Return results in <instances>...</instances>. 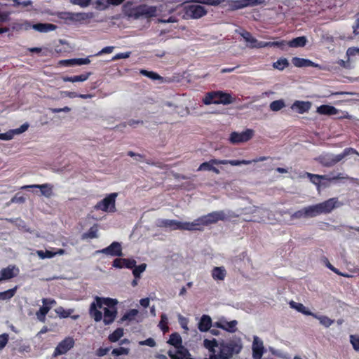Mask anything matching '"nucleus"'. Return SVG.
Wrapping results in <instances>:
<instances>
[{
  "label": "nucleus",
  "instance_id": "f257e3e1",
  "mask_svg": "<svg viewBox=\"0 0 359 359\" xmlns=\"http://www.w3.org/2000/svg\"><path fill=\"white\" fill-rule=\"evenodd\" d=\"M133 3L126 2L123 5V11L129 17L134 19L140 18H151L156 15L157 8L154 6L141 4L137 6H132Z\"/></svg>",
  "mask_w": 359,
  "mask_h": 359
},
{
  "label": "nucleus",
  "instance_id": "f03ea898",
  "mask_svg": "<svg viewBox=\"0 0 359 359\" xmlns=\"http://www.w3.org/2000/svg\"><path fill=\"white\" fill-rule=\"evenodd\" d=\"M338 200L337 198H331L322 203L305 207L308 218L315 217L321 214L331 212L336 207Z\"/></svg>",
  "mask_w": 359,
  "mask_h": 359
},
{
  "label": "nucleus",
  "instance_id": "7ed1b4c3",
  "mask_svg": "<svg viewBox=\"0 0 359 359\" xmlns=\"http://www.w3.org/2000/svg\"><path fill=\"white\" fill-rule=\"evenodd\" d=\"M357 154V151L351 147L346 148L342 153L337 155L325 154L320 155L316 161L324 167H332L350 154Z\"/></svg>",
  "mask_w": 359,
  "mask_h": 359
},
{
  "label": "nucleus",
  "instance_id": "20e7f679",
  "mask_svg": "<svg viewBox=\"0 0 359 359\" xmlns=\"http://www.w3.org/2000/svg\"><path fill=\"white\" fill-rule=\"evenodd\" d=\"M234 100L235 99L230 93L216 90L207 93L205 97L203 99V102L206 105L211 104H222L226 105L233 103Z\"/></svg>",
  "mask_w": 359,
  "mask_h": 359
},
{
  "label": "nucleus",
  "instance_id": "39448f33",
  "mask_svg": "<svg viewBox=\"0 0 359 359\" xmlns=\"http://www.w3.org/2000/svg\"><path fill=\"white\" fill-rule=\"evenodd\" d=\"M240 35L244 39V40L250 43L249 47L250 48H261L265 47H279L283 48L285 45V41H259L257 39L253 37L250 32L243 30L240 33Z\"/></svg>",
  "mask_w": 359,
  "mask_h": 359
},
{
  "label": "nucleus",
  "instance_id": "423d86ee",
  "mask_svg": "<svg viewBox=\"0 0 359 359\" xmlns=\"http://www.w3.org/2000/svg\"><path fill=\"white\" fill-rule=\"evenodd\" d=\"M116 303L117 301L113 299L96 297V303L93 302L90 304L89 313L95 321L99 322L102 319V313L97 308L101 309L103 304L107 306H114Z\"/></svg>",
  "mask_w": 359,
  "mask_h": 359
},
{
  "label": "nucleus",
  "instance_id": "0eeeda50",
  "mask_svg": "<svg viewBox=\"0 0 359 359\" xmlns=\"http://www.w3.org/2000/svg\"><path fill=\"white\" fill-rule=\"evenodd\" d=\"M237 217L238 215L231 211L225 212L224 210L213 211L203 216L207 226L215 224L218 221H229Z\"/></svg>",
  "mask_w": 359,
  "mask_h": 359
},
{
  "label": "nucleus",
  "instance_id": "6e6552de",
  "mask_svg": "<svg viewBox=\"0 0 359 359\" xmlns=\"http://www.w3.org/2000/svg\"><path fill=\"white\" fill-rule=\"evenodd\" d=\"M118 193L116 192L108 194L102 200L95 204L94 209L106 212H115L116 211V199Z\"/></svg>",
  "mask_w": 359,
  "mask_h": 359
},
{
  "label": "nucleus",
  "instance_id": "1a4fd4ad",
  "mask_svg": "<svg viewBox=\"0 0 359 359\" xmlns=\"http://www.w3.org/2000/svg\"><path fill=\"white\" fill-rule=\"evenodd\" d=\"M184 18L185 19H199L205 16L208 11L200 4H188L183 6Z\"/></svg>",
  "mask_w": 359,
  "mask_h": 359
},
{
  "label": "nucleus",
  "instance_id": "9d476101",
  "mask_svg": "<svg viewBox=\"0 0 359 359\" xmlns=\"http://www.w3.org/2000/svg\"><path fill=\"white\" fill-rule=\"evenodd\" d=\"M56 16L64 20L66 23L81 22L93 17L92 13H72L68 11H60L56 13Z\"/></svg>",
  "mask_w": 359,
  "mask_h": 359
},
{
  "label": "nucleus",
  "instance_id": "9b49d317",
  "mask_svg": "<svg viewBox=\"0 0 359 359\" xmlns=\"http://www.w3.org/2000/svg\"><path fill=\"white\" fill-rule=\"evenodd\" d=\"M74 346V340L72 337H68L61 341L53 352V356L64 355L67 353Z\"/></svg>",
  "mask_w": 359,
  "mask_h": 359
},
{
  "label": "nucleus",
  "instance_id": "f8f14e48",
  "mask_svg": "<svg viewBox=\"0 0 359 359\" xmlns=\"http://www.w3.org/2000/svg\"><path fill=\"white\" fill-rule=\"evenodd\" d=\"M97 254H104L112 257L123 255L121 244L117 241L112 242L108 247L96 251Z\"/></svg>",
  "mask_w": 359,
  "mask_h": 359
},
{
  "label": "nucleus",
  "instance_id": "ddd939ff",
  "mask_svg": "<svg viewBox=\"0 0 359 359\" xmlns=\"http://www.w3.org/2000/svg\"><path fill=\"white\" fill-rule=\"evenodd\" d=\"M253 136V130L247 129L242 133L232 132L229 140L232 144L245 142L250 140Z\"/></svg>",
  "mask_w": 359,
  "mask_h": 359
},
{
  "label": "nucleus",
  "instance_id": "4468645a",
  "mask_svg": "<svg viewBox=\"0 0 359 359\" xmlns=\"http://www.w3.org/2000/svg\"><path fill=\"white\" fill-rule=\"evenodd\" d=\"M184 222L175 219H161L157 222V226L161 228H169L170 230H184Z\"/></svg>",
  "mask_w": 359,
  "mask_h": 359
},
{
  "label": "nucleus",
  "instance_id": "2eb2a0df",
  "mask_svg": "<svg viewBox=\"0 0 359 359\" xmlns=\"http://www.w3.org/2000/svg\"><path fill=\"white\" fill-rule=\"evenodd\" d=\"M269 158H271L269 156H259L252 160H222V165L229 164L233 166H237L241 165H250L252 163L264 161L268 160Z\"/></svg>",
  "mask_w": 359,
  "mask_h": 359
},
{
  "label": "nucleus",
  "instance_id": "dca6fc26",
  "mask_svg": "<svg viewBox=\"0 0 359 359\" xmlns=\"http://www.w3.org/2000/svg\"><path fill=\"white\" fill-rule=\"evenodd\" d=\"M43 306L39 309V310L36 312L37 318L41 321L44 322L46 320V316L50 310V306H47V304H56V301L53 299H47L43 298L42 299Z\"/></svg>",
  "mask_w": 359,
  "mask_h": 359
},
{
  "label": "nucleus",
  "instance_id": "f3484780",
  "mask_svg": "<svg viewBox=\"0 0 359 359\" xmlns=\"http://www.w3.org/2000/svg\"><path fill=\"white\" fill-rule=\"evenodd\" d=\"M252 349L253 359H261L264 352V347L262 340L257 336L253 338Z\"/></svg>",
  "mask_w": 359,
  "mask_h": 359
},
{
  "label": "nucleus",
  "instance_id": "a211bd4d",
  "mask_svg": "<svg viewBox=\"0 0 359 359\" xmlns=\"http://www.w3.org/2000/svg\"><path fill=\"white\" fill-rule=\"evenodd\" d=\"M215 165H222V160L212 158L209 161L202 163L198 168V171H212L215 174H219L220 171L215 167Z\"/></svg>",
  "mask_w": 359,
  "mask_h": 359
},
{
  "label": "nucleus",
  "instance_id": "6ab92c4d",
  "mask_svg": "<svg viewBox=\"0 0 359 359\" xmlns=\"http://www.w3.org/2000/svg\"><path fill=\"white\" fill-rule=\"evenodd\" d=\"M20 271L15 265H8L0 271V282L16 277Z\"/></svg>",
  "mask_w": 359,
  "mask_h": 359
},
{
  "label": "nucleus",
  "instance_id": "aec40b11",
  "mask_svg": "<svg viewBox=\"0 0 359 359\" xmlns=\"http://www.w3.org/2000/svg\"><path fill=\"white\" fill-rule=\"evenodd\" d=\"M207 226L203 216L196 219L192 222H185L184 224V230L187 231H199L204 230V226Z\"/></svg>",
  "mask_w": 359,
  "mask_h": 359
},
{
  "label": "nucleus",
  "instance_id": "412c9836",
  "mask_svg": "<svg viewBox=\"0 0 359 359\" xmlns=\"http://www.w3.org/2000/svg\"><path fill=\"white\" fill-rule=\"evenodd\" d=\"M30 188H37L41 190V194L46 198H50L53 195V186L51 184L46 183L43 184H31L22 187V189Z\"/></svg>",
  "mask_w": 359,
  "mask_h": 359
},
{
  "label": "nucleus",
  "instance_id": "4be33fe9",
  "mask_svg": "<svg viewBox=\"0 0 359 359\" xmlns=\"http://www.w3.org/2000/svg\"><path fill=\"white\" fill-rule=\"evenodd\" d=\"M237 321L236 320L231 321H218L215 323V327L221 328L229 332H235L236 331Z\"/></svg>",
  "mask_w": 359,
  "mask_h": 359
},
{
  "label": "nucleus",
  "instance_id": "5701e85b",
  "mask_svg": "<svg viewBox=\"0 0 359 359\" xmlns=\"http://www.w3.org/2000/svg\"><path fill=\"white\" fill-rule=\"evenodd\" d=\"M176 349L177 351L175 353L172 351H169L168 352V354L171 359H193L188 357L190 354L189 351L184 346Z\"/></svg>",
  "mask_w": 359,
  "mask_h": 359
},
{
  "label": "nucleus",
  "instance_id": "b1692460",
  "mask_svg": "<svg viewBox=\"0 0 359 359\" xmlns=\"http://www.w3.org/2000/svg\"><path fill=\"white\" fill-rule=\"evenodd\" d=\"M306 175H307L308 177L309 178L310 181L316 186L320 185L321 180L332 181V180H339L341 178L339 177V175L337 176H333L332 177H328V175H316V174H311L309 172H307Z\"/></svg>",
  "mask_w": 359,
  "mask_h": 359
},
{
  "label": "nucleus",
  "instance_id": "393cba45",
  "mask_svg": "<svg viewBox=\"0 0 359 359\" xmlns=\"http://www.w3.org/2000/svg\"><path fill=\"white\" fill-rule=\"evenodd\" d=\"M311 107V103L309 101H295L291 108L297 111L299 114L307 112Z\"/></svg>",
  "mask_w": 359,
  "mask_h": 359
},
{
  "label": "nucleus",
  "instance_id": "a878e982",
  "mask_svg": "<svg viewBox=\"0 0 359 359\" xmlns=\"http://www.w3.org/2000/svg\"><path fill=\"white\" fill-rule=\"evenodd\" d=\"M117 315V310L116 308L112 307L111 309L104 308L103 315V322L105 325L111 324Z\"/></svg>",
  "mask_w": 359,
  "mask_h": 359
},
{
  "label": "nucleus",
  "instance_id": "bb28decb",
  "mask_svg": "<svg viewBox=\"0 0 359 359\" xmlns=\"http://www.w3.org/2000/svg\"><path fill=\"white\" fill-rule=\"evenodd\" d=\"M57 27L55 25L51 23H36L32 25L33 29L41 33H47L54 31Z\"/></svg>",
  "mask_w": 359,
  "mask_h": 359
},
{
  "label": "nucleus",
  "instance_id": "cd10ccee",
  "mask_svg": "<svg viewBox=\"0 0 359 359\" xmlns=\"http://www.w3.org/2000/svg\"><path fill=\"white\" fill-rule=\"evenodd\" d=\"M55 313L60 318H67L71 317L73 320H76L79 318V315H73L74 309H65L62 306H58L55 309Z\"/></svg>",
  "mask_w": 359,
  "mask_h": 359
},
{
  "label": "nucleus",
  "instance_id": "c85d7f7f",
  "mask_svg": "<svg viewBox=\"0 0 359 359\" xmlns=\"http://www.w3.org/2000/svg\"><path fill=\"white\" fill-rule=\"evenodd\" d=\"M339 110L333 106L323 104L317 107L316 112L322 115H336L338 114Z\"/></svg>",
  "mask_w": 359,
  "mask_h": 359
},
{
  "label": "nucleus",
  "instance_id": "c756f323",
  "mask_svg": "<svg viewBox=\"0 0 359 359\" xmlns=\"http://www.w3.org/2000/svg\"><path fill=\"white\" fill-rule=\"evenodd\" d=\"M212 326V319L208 315H203L198 325V328L201 332L208 331Z\"/></svg>",
  "mask_w": 359,
  "mask_h": 359
},
{
  "label": "nucleus",
  "instance_id": "7c9ffc66",
  "mask_svg": "<svg viewBox=\"0 0 359 359\" xmlns=\"http://www.w3.org/2000/svg\"><path fill=\"white\" fill-rule=\"evenodd\" d=\"M292 64L297 67H317L318 65L315 64L313 62L308 60L300 58L297 57H294L292 60Z\"/></svg>",
  "mask_w": 359,
  "mask_h": 359
},
{
  "label": "nucleus",
  "instance_id": "2f4dec72",
  "mask_svg": "<svg viewBox=\"0 0 359 359\" xmlns=\"http://www.w3.org/2000/svg\"><path fill=\"white\" fill-rule=\"evenodd\" d=\"M290 306L291 308L296 309L297 311L306 315L311 316L313 317L315 313L311 312L308 308L304 306L301 303H297L293 301L290 302Z\"/></svg>",
  "mask_w": 359,
  "mask_h": 359
},
{
  "label": "nucleus",
  "instance_id": "473e14b6",
  "mask_svg": "<svg viewBox=\"0 0 359 359\" xmlns=\"http://www.w3.org/2000/svg\"><path fill=\"white\" fill-rule=\"evenodd\" d=\"M226 275V271L223 266H216L212 270V276L215 280H224Z\"/></svg>",
  "mask_w": 359,
  "mask_h": 359
},
{
  "label": "nucleus",
  "instance_id": "72a5a7b5",
  "mask_svg": "<svg viewBox=\"0 0 359 359\" xmlns=\"http://www.w3.org/2000/svg\"><path fill=\"white\" fill-rule=\"evenodd\" d=\"M90 62V60L88 58H74L65 60L62 61V63L65 64L67 66H74V65H88Z\"/></svg>",
  "mask_w": 359,
  "mask_h": 359
},
{
  "label": "nucleus",
  "instance_id": "f704fd0d",
  "mask_svg": "<svg viewBox=\"0 0 359 359\" xmlns=\"http://www.w3.org/2000/svg\"><path fill=\"white\" fill-rule=\"evenodd\" d=\"M168 343L173 346L175 348H178L183 346L182 337L178 332L172 333L170 335Z\"/></svg>",
  "mask_w": 359,
  "mask_h": 359
},
{
  "label": "nucleus",
  "instance_id": "c9c22d12",
  "mask_svg": "<svg viewBox=\"0 0 359 359\" xmlns=\"http://www.w3.org/2000/svg\"><path fill=\"white\" fill-rule=\"evenodd\" d=\"M306 38L305 36L296 37L288 42L290 47H304L306 43Z\"/></svg>",
  "mask_w": 359,
  "mask_h": 359
},
{
  "label": "nucleus",
  "instance_id": "e433bc0d",
  "mask_svg": "<svg viewBox=\"0 0 359 359\" xmlns=\"http://www.w3.org/2000/svg\"><path fill=\"white\" fill-rule=\"evenodd\" d=\"M123 329L121 327H118L109 335L108 339L110 342H116L123 336Z\"/></svg>",
  "mask_w": 359,
  "mask_h": 359
},
{
  "label": "nucleus",
  "instance_id": "4c0bfd02",
  "mask_svg": "<svg viewBox=\"0 0 359 359\" xmlns=\"http://www.w3.org/2000/svg\"><path fill=\"white\" fill-rule=\"evenodd\" d=\"M314 318H316L319 320L320 323L325 326V327H329L334 323V320L330 319L326 316L318 315L317 313H314L313 315Z\"/></svg>",
  "mask_w": 359,
  "mask_h": 359
},
{
  "label": "nucleus",
  "instance_id": "58836bf2",
  "mask_svg": "<svg viewBox=\"0 0 359 359\" xmlns=\"http://www.w3.org/2000/svg\"><path fill=\"white\" fill-rule=\"evenodd\" d=\"M18 286H15L13 288L0 292V300H8L11 299L16 293Z\"/></svg>",
  "mask_w": 359,
  "mask_h": 359
},
{
  "label": "nucleus",
  "instance_id": "ea45409f",
  "mask_svg": "<svg viewBox=\"0 0 359 359\" xmlns=\"http://www.w3.org/2000/svg\"><path fill=\"white\" fill-rule=\"evenodd\" d=\"M97 231H98L97 226V224H95L93 226H91L87 232L84 233L82 235V239L96 238L98 236Z\"/></svg>",
  "mask_w": 359,
  "mask_h": 359
},
{
  "label": "nucleus",
  "instance_id": "a19ab883",
  "mask_svg": "<svg viewBox=\"0 0 359 359\" xmlns=\"http://www.w3.org/2000/svg\"><path fill=\"white\" fill-rule=\"evenodd\" d=\"M64 252L63 250H60L57 252H53L49 250H37L36 254L41 259H46V258H52L56 254H62Z\"/></svg>",
  "mask_w": 359,
  "mask_h": 359
},
{
  "label": "nucleus",
  "instance_id": "79ce46f5",
  "mask_svg": "<svg viewBox=\"0 0 359 359\" xmlns=\"http://www.w3.org/2000/svg\"><path fill=\"white\" fill-rule=\"evenodd\" d=\"M306 208L305 207L299 210H297L295 211L294 213H292L291 215H290V219L292 220H294V219H306L308 218L307 217V215H306Z\"/></svg>",
  "mask_w": 359,
  "mask_h": 359
},
{
  "label": "nucleus",
  "instance_id": "37998d69",
  "mask_svg": "<svg viewBox=\"0 0 359 359\" xmlns=\"http://www.w3.org/2000/svg\"><path fill=\"white\" fill-rule=\"evenodd\" d=\"M289 66V62L286 58H280L273 65L275 69L278 70H283L285 68Z\"/></svg>",
  "mask_w": 359,
  "mask_h": 359
},
{
  "label": "nucleus",
  "instance_id": "c03bdc74",
  "mask_svg": "<svg viewBox=\"0 0 359 359\" xmlns=\"http://www.w3.org/2000/svg\"><path fill=\"white\" fill-rule=\"evenodd\" d=\"M285 106V102L283 100H275L271 102L270 109L273 111H278Z\"/></svg>",
  "mask_w": 359,
  "mask_h": 359
},
{
  "label": "nucleus",
  "instance_id": "a18cd8bd",
  "mask_svg": "<svg viewBox=\"0 0 359 359\" xmlns=\"http://www.w3.org/2000/svg\"><path fill=\"white\" fill-rule=\"evenodd\" d=\"M140 74L144 76H147L152 80H160L162 79V77L158 74L157 73L152 72V71H148L146 69H141Z\"/></svg>",
  "mask_w": 359,
  "mask_h": 359
},
{
  "label": "nucleus",
  "instance_id": "49530a36",
  "mask_svg": "<svg viewBox=\"0 0 359 359\" xmlns=\"http://www.w3.org/2000/svg\"><path fill=\"white\" fill-rule=\"evenodd\" d=\"M138 311L137 309H130L129 311L126 313L121 318V321L123 322L126 320L131 321L137 315Z\"/></svg>",
  "mask_w": 359,
  "mask_h": 359
},
{
  "label": "nucleus",
  "instance_id": "de8ad7c7",
  "mask_svg": "<svg viewBox=\"0 0 359 359\" xmlns=\"http://www.w3.org/2000/svg\"><path fill=\"white\" fill-rule=\"evenodd\" d=\"M168 318L165 314H162L161 317V320L159 322L158 326L163 333H166L169 330V327L168 325Z\"/></svg>",
  "mask_w": 359,
  "mask_h": 359
},
{
  "label": "nucleus",
  "instance_id": "09e8293b",
  "mask_svg": "<svg viewBox=\"0 0 359 359\" xmlns=\"http://www.w3.org/2000/svg\"><path fill=\"white\" fill-rule=\"evenodd\" d=\"M147 264H141L139 266H136L133 269V274L135 278H139L140 277V274L144 272L146 269Z\"/></svg>",
  "mask_w": 359,
  "mask_h": 359
},
{
  "label": "nucleus",
  "instance_id": "8fccbe9b",
  "mask_svg": "<svg viewBox=\"0 0 359 359\" xmlns=\"http://www.w3.org/2000/svg\"><path fill=\"white\" fill-rule=\"evenodd\" d=\"M130 349L128 348L119 347L114 348L111 351V354L114 356H119L121 355H128Z\"/></svg>",
  "mask_w": 359,
  "mask_h": 359
},
{
  "label": "nucleus",
  "instance_id": "3c124183",
  "mask_svg": "<svg viewBox=\"0 0 359 359\" xmlns=\"http://www.w3.org/2000/svg\"><path fill=\"white\" fill-rule=\"evenodd\" d=\"M350 342L352 344L354 350L359 351V337L357 335L351 334L350 336Z\"/></svg>",
  "mask_w": 359,
  "mask_h": 359
},
{
  "label": "nucleus",
  "instance_id": "603ef678",
  "mask_svg": "<svg viewBox=\"0 0 359 359\" xmlns=\"http://www.w3.org/2000/svg\"><path fill=\"white\" fill-rule=\"evenodd\" d=\"M71 4L80 6L82 8L87 7L90 4V0H70Z\"/></svg>",
  "mask_w": 359,
  "mask_h": 359
},
{
  "label": "nucleus",
  "instance_id": "864d4df0",
  "mask_svg": "<svg viewBox=\"0 0 359 359\" xmlns=\"http://www.w3.org/2000/svg\"><path fill=\"white\" fill-rule=\"evenodd\" d=\"M131 55V52L128 51L125 53H119L116 54L111 59L112 61H116L120 59H126L128 58Z\"/></svg>",
  "mask_w": 359,
  "mask_h": 359
},
{
  "label": "nucleus",
  "instance_id": "5fc2aeb1",
  "mask_svg": "<svg viewBox=\"0 0 359 359\" xmlns=\"http://www.w3.org/2000/svg\"><path fill=\"white\" fill-rule=\"evenodd\" d=\"M15 135V131L11 130L5 133H0V140H12Z\"/></svg>",
  "mask_w": 359,
  "mask_h": 359
},
{
  "label": "nucleus",
  "instance_id": "6e6d98bb",
  "mask_svg": "<svg viewBox=\"0 0 359 359\" xmlns=\"http://www.w3.org/2000/svg\"><path fill=\"white\" fill-rule=\"evenodd\" d=\"M110 349H111V347H105V348L100 347L96 350L95 355L97 357H103L109 353Z\"/></svg>",
  "mask_w": 359,
  "mask_h": 359
},
{
  "label": "nucleus",
  "instance_id": "4d7b16f0",
  "mask_svg": "<svg viewBox=\"0 0 359 359\" xmlns=\"http://www.w3.org/2000/svg\"><path fill=\"white\" fill-rule=\"evenodd\" d=\"M125 258H116L112 263V266L114 268L122 269L124 267Z\"/></svg>",
  "mask_w": 359,
  "mask_h": 359
},
{
  "label": "nucleus",
  "instance_id": "13d9d810",
  "mask_svg": "<svg viewBox=\"0 0 359 359\" xmlns=\"http://www.w3.org/2000/svg\"><path fill=\"white\" fill-rule=\"evenodd\" d=\"M124 267L129 269H133V268L135 266L136 261L133 259H126L124 261Z\"/></svg>",
  "mask_w": 359,
  "mask_h": 359
},
{
  "label": "nucleus",
  "instance_id": "bf43d9fd",
  "mask_svg": "<svg viewBox=\"0 0 359 359\" xmlns=\"http://www.w3.org/2000/svg\"><path fill=\"white\" fill-rule=\"evenodd\" d=\"M140 345L142 346H148L150 347H154L156 346V341L153 338H148L144 341H141L139 342Z\"/></svg>",
  "mask_w": 359,
  "mask_h": 359
},
{
  "label": "nucleus",
  "instance_id": "052dcab7",
  "mask_svg": "<svg viewBox=\"0 0 359 359\" xmlns=\"http://www.w3.org/2000/svg\"><path fill=\"white\" fill-rule=\"evenodd\" d=\"M25 202V198L22 196L16 194L10 201L9 203H23Z\"/></svg>",
  "mask_w": 359,
  "mask_h": 359
},
{
  "label": "nucleus",
  "instance_id": "680f3d73",
  "mask_svg": "<svg viewBox=\"0 0 359 359\" xmlns=\"http://www.w3.org/2000/svg\"><path fill=\"white\" fill-rule=\"evenodd\" d=\"M8 341V334H2L0 335V350L4 348Z\"/></svg>",
  "mask_w": 359,
  "mask_h": 359
},
{
  "label": "nucleus",
  "instance_id": "e2e57ef3",
  "mask_svg": "<svg viewBox=\"0 0 359 359\" xmlns=\"http://www.w3.org/2000/svg\"><path fill=\"white\" fill-rule=\"evenodd\" d=\"M90 74H91L90 72H88V73L82 74H80V75H76V76H74V77H75V82H83V81H86L89 78Z\"/></svg>",
  "mask_w": 359,
  "mask_h": 359
},
{
  "label": "nucleus",
  "instance_id": "0e129e2a",
  "mask_svg": "<svg viewBox=\"0 0 359 359\" xmlns=\"http://www.w3.org/2000/svg\"><path fill=\"white\" fill-rule=\"evenodd\" d=\"M359 53V48L355 47H350L346 50V56L350 59L351 57L355 56Z\"/></svg>",
  "mask_w": 359,
  "mask_h": 359
},
{
  "label": "nucleus",
  "instance_id": "69168bd1",
  "mask_svg": "<svg viewBox=\"0 0 359 359\" xmlns=\"http://www.w3.org/2000/svg\"><path fill=\"white\" fill-rule=\"evenodd\" d=\"M232 6L235 9H241V8H245V1H243V0L233 1Z\"/></svg>",
  "mask_w": 359,
  "mask_h": 359
},
{
  "label": "nucleus",
  "instance_id": "338daca9",
  "mask_svg": "<svg viewBox=\"0 0 359 359\" xmlns=\"http://www.w3.org/2000/svg\"><path fill=\"white\" fill-rule=\"evenodd\" d=\"M180 324L181 327L186 332H187L189 330V328H188V320H187V318L181 316L180 318Z\"/></svg>",
  "mask_w": 359,
  "mask_h": 359
},
{
  "label": "nucleus",
  "instance_id": "774afa93",
  "mask_svg": "<svg viewBox=\"0 0 359 359\" xmlns=\"http://www.w3.org/2000/svg\"><path fill=\"white\" fill-rule=\"evenodd\" d=\"M114 49V46H106L103 48L98 53L97 55H103V54H107L111 53L113 50Z\"/></svg>",
  "mask_w": 359,
  "mask_h": 359
}]
</instances>
